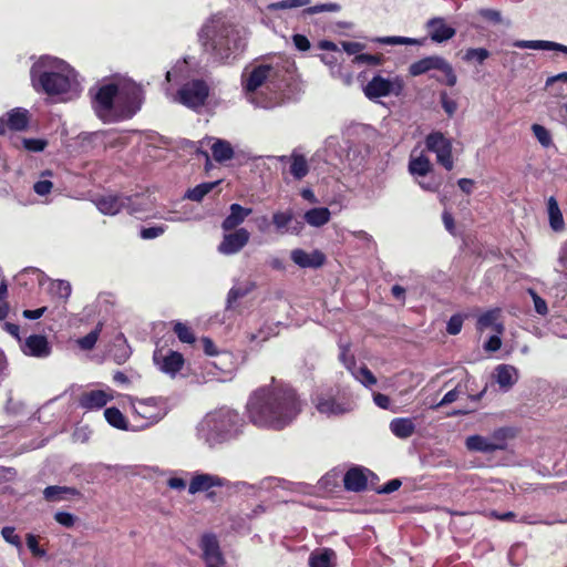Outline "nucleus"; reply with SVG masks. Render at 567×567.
Segmentation results:
<instances>
[{
	"instance_id": "nucleus-17",
	"label": "nucleus",
	"mask_w": 567,
	"mask_h": 567,
	"mask_svg": "<svg viewBox=\"0 0 567 567\" xmlns=\"http://www.w3.org/2000/svg\"><path fill=\"white\" fill-rule=\"evenodd\" d=\"M22 352L30 357L45 358L51 353L48 339L44 336H29L21 344Z\"/></svg>"
},
{
	"instance_id": "nucleus-33",
	"label": "nucleus",
	"mask_w": 567,
	"mask_h": 567,
	"mask_svg": "<svg viewBox=\"0 0 567 567\" xmlns=\"http://www.w3.org/2000/svg\"><path fill=\"white\" fill-rule=\"evenodd\" d=\"M331 213L326 207L312 208L305 213V220L312 227H321L329 223Z\"/></svg>"
},
{
	"instance_id": "nucleus-14",
	"label": "nucleus",
	"mask_w": 567,
	"mask_h": 567,
	"mask_svg": "<svg viewBox=\"0 0 567 567\" xmlns=\"http://www.w3.org/2000/svg\"><path fill=\"white\" fill-rule=\"evenodd\" d=\"M250 234L246 228H238L226 234L218 245V251L223 255H235L239 252L249 241Z\"/></svg>"
},
{
	"instance_id": "nucleus-61",
	"label": "nucleus",
	"mask_w": 567,
	"mask_h": 567,
	"mask_svg": "<svg viewBox=\"0 0 567 567\" xmlns=\"http://www.w3.org/2000/svg\"><path fill=\"white\" fill-rule=\"evenodd\" d=\"M458 390L457 388L449 391L444 396L443 399L434 406V409H439L441 406H444V405H447L450 403H453L454 401L457 400L458 398Z\"/></svg>"
},
{
	"instance_id": "nucleus-1",
	"label": "nucleus",
	"mask_w": 567,
	"mask_h": 567,
	"mask_svg": "<svg viewBox=\"0 0 567 567\" xmlns=\"http://www.w3.org/2000/svg\"><path fill=\"white\" fill-rule=\"evenodd\" d=\"M300 402L295 391L281 384L256 390L247 403V414L258 427L281 430L299 414Z\"/></svg>"
},
{
	"instance_id": "nucleus-52",
	"label": "nucleus",
	"mask_w": 567,
	"mask_h": 567,
	"mask_svg": "<svg viewBox=\"0 0 567 567\" xmlns=\"http://www.w3.org/2000/svg\"><path fill=\"white\" fill-rule=\"evenodd\" d=\"M27 546L35 557H44L45 550L39 546L38 537L33 534H27L25 536Z\"/></svg>"
},
{
	"instance_id": "nucleus-47",
	"label": "nucleus",
	"mask_w": 567,
	"mask_h": 567,
	"mask_svg": "<svg viewBox=\"0 0 567 567\" xmlns=\"http://www.w3.org/2000/svg\"><path fill=\"white\" fill-rule=\"evenodd\" d=\"M101 327L102 326L99 324L95 330L91 331L89 334L78 340V344L80 346L81 349L91 350L94 348L99 339V334L101 332Z\"/></svg>"
},
{
	"instance_id": "nucleus-43",
	"label": "nucleus",
	"mask_w": 567,
	"mask_h": 567,
	"mask_svg": "<svg viewBox=\"0 0 567 567\" xmlns=\"http://www.w3.org/2000/svg\"><path fill=\"white\" fill-rule=\"evenodd\" d=\"M50 292L59 299H68L71 295V285L64 280H54L50 284Z\"/></svg>"
},
{
	"instance_id": "nucleus-60",
	"label": "nucleus",
	"mask_w": 567,
	"mask_h": 567,
	"mask_svg": "<svg viewBox=\"0 0 567 567\" xmlns=\"http://www.w3.org/2000/svg\"><path fill=\"white\" fill-rule=\"evenodd\" d=\"M52 187L53 184L50 181H39L34 184L33 189L38 195L44 196L51 192Z\"/></svg>"
},
{
	"instance_id": "nucleus-59",
	"label": "nucleus",
	"mask_w": 567,
	"mask_h": 567,
	"mask_svg": "<svg viewBox=\"0 0 567 567\" xmlns=\"http://www.w3.org/2000/svg\"><path fill=\"white\" fill-rule=\"evenodd\" d=\"M463 320L460 316H453L447 322V332L450 334H457L462 329Z\"/></svg>"
},
{
	"instance_id": "nucleus-8",
	"label": "nucleus",
	"mask_w": 567,
	"mask_h": 567,
	"mask_svg": "<svg viewBox=\"0 0 567 567\" xmlns=\"http://www.w3.org/2000/svg\"><path fill=\"white\" fill-rule=\"evenodd\" d=\"M133 412L141 420V429L158 423L168 412V404L165 398L137 399L132 403Z\"/></svg>"
},
{
	"instance_id": "nucleus-11",
	"label": "nucleus",
	"mask_w": 567,
	"mask_h": 567,
	"mask_svg": "<svg viewBox=\"0 0 567 567\" xmlns=\"http://www.w3.org/2000/svg\"><path fill=\"white\" fill-rule=\"evenodd\" d=\"M425 146L427 151L436 155V162L445 169L451 171L454 167L452 156V141L440 132L431 133L426 136Z\"/></svg>"
},
{
	"instance_id": "nucleus-45",
	"label": "nucleus",
	"mask_w": 567,
	"mask_h": 567,
	"mask_svg": "<svg viewBox=\"0 0 567 567\" xmlns=\"http://www.w3.org/2000/svg\"><path fill=\"white\" fill-rule=\"evenodd\" d=\"M373 41L388 45H412L416 43L415 39L406 37H381L375 38Z\"/></svg>"
},
{
	"instance_id": "nucleus-36",
	"label": "nucleus",
	"mask_w": 567,
	"mask_h": 567,
	"mask_svg": "<svg viewBox=\"0 0 567 567\" xmlns=\"http://www.w3.org/2000/svg\"><path fill=\"white\" fill-rule=\"evenodd\" d=\"M432 164L430 159L423 155L420 154L417 156H414L413 154L410 157L409 162V172L414 176H425L431 172Z\"/></svg>"
},
{
	"instance_id": "nucleus-10",
	"label": "nucleus",
	"mask_w": 567,
	"mask_h": 567,
	"mask_svg": "<svg viewBox=\"0 0 567 567\" xmlns=\"http://www.w3.org/2000/svg\"><path fill=\"white\" fill-rule=\"evenodd\" d=\"M405 83L400 75L385 78L381 74L374 75L363 87V93L369 100H377L385 96H399L404 90Z\"/></svg>"
},
{
	"instance_id": "nucleus-64",
	"label": "nucleus",
	"mask_w": 567,
	"mask_h": 567,
	"mask_svg": "<svg viewBox=\"0 0 567 567\" xmlns=\"http://www.w3.org/2000/svg\"><path fill=\"white\" fill-rule=\"evenodd\" d=\"M502 346V341L499 336L496 333L492 336L486 343L484 344V349L489 352L497 351Z\"/></svg>"
},
{
	"instance_id": "nucleus-56",
	"label": "nucleus",
	"mask_w": 567,
	"mask_h": 567,
	"mask_svg": "<svg viewBox=\"0 0 567 567\" xmlns=\"http://www.w3.org/2000/svg\"><path fill=\"white\" fill-rule=\"evenodd\" d=\"M442 107L451 116L455 113L457 104L454 100L450 99L446 93L441 94Z\"/></svg>"
},
{
	"instance_id": "nucleus-63",
	"label": "nucleus",
	"mask_w": 567,
	"mask_h": 567,
	"mask_svg": "<svg viewBox=\"0 0 567 567\" xmlns=\"http://www.w3.org/2000/svg\"><path fill=\"white\" fill-rule=\"evenodd\" d=\"M342 45V49L348 53V54H358L359 52H361L363 49H364V45L360 42H348V41H344L341 43Z\"/></svg>"
},
{
	"instance_id": "nucleus-57",
	"label": "nucleus",
	"mask_w": 567,
	"mask_h": 567,
	"mask_svg": "<svg viewBox=\"0 0 567 567\" xmlns=\"http://www.w3.org/2000/svg\"><path fill=\"white\" fill-rule=\"evenodd\" d=\"M530 295L534 301V307L537 313L539 315H546L548 311L546 301L540 298L537 293L530 290Z\"/></svg>"
},
{
	"instance_id": "nucleus-23",
	"label": "nucleus",
	"mask_w": 567,
	"mask_h": 567,
	"mask_svg": "<svg viewBox=\"0 0 567 567\" xmlns=\"http://www.w3.org/2000/svg\"><path fill=\"white\" fill-rule=\"evenodd\" d=\"M429 34L435 42H443L454 37L455 30L447 25L441 18H435L427 23Z\"/></svg>"
},
{
	"instance_id": "nucleus-50",
	"label": "nucleus",
	"mask_w": 567,
	"mask_h": 567,
	"mask_svg": "<svg viewBox=\"0 0 567 567\" xmlns=\"http://www.w3.org/2000/svg\"><path fill=\"white\" fill-rule=\"evenodd\" d=\"M489 56V52L486 49L477 48V49H468L464 54L465 61H477L483 63Z\"/></svg>"
},
{
	"instance_id": "nucleus-25",
	"label": "nucleus",
	"mask_w": 567,
	"mask_h": 567,
	"mask_svg": "<svg viewBox=\"0 0 567 567\" xmlns=\"http://www.w3.org/2000/svg\"><path fill=\"white\" fill-rule=\"evenodd\" d=\"M514 47L519 49H532V50H555L563 53H567V47L560 43L545 41V40H519L514 42Z\"/></svg>"
},
{
	"instance_id": "nucleus-55",
	"label": "nucleus",
	"mask_w": 567,
	"mask_h": 567,
	"mask_svg": "<svg viewBox=\"0 0 567 567\" xmlns=\"http://www.w3.org/2000/svg\"><path fill=\"white\" fill-rule=\"evenodd\" d=\"M355 63L379 65L382 62L381 56L372 54H358L354 58Z\"/></svg>"
},
{
	"instance_id": "nucleus-54",
	"label": "nucleus",
	"mask_w": 567,
	"mask_h": 567,
	"mask_svg": "<svg viewBox=\"0 0 567 567\" xmlns=\"http://www.w3.org/2000/svg\"><path fill=\"white\" fill-rule=\"evenodd\" d=\"M54 519L62 526L66 528H71L74 526L76 522V517L68 512H56L54 515Z\"/></svg>"
},
{
	"instance_id": "nucleus-62",
	"label": "nucleus",
	"mask_w": 567,
	"mask_h": 567,
	"mask_svg": "<svg viewBox=\"0 0 567 567\" xmlns=\"http://www.w3.org/2000/svg\"><path fill=\"white\" fill-rule=\"evenodd\" d=\"M292 41L295 47L300 51H308L310 49L309 40L302 34H295Z\"/></svg>"
},
{
	"instance_id": "nucleus-24",
	"label": "nucleus",
	"mask_w": 567,
	"mask_h": 567,
	"mask_svg": "<svg viewBox=\"0 0 567 567\" xmlns=\"http://www.w3.org/2000/svg\"><path fill=\"white\" fill-rule=\"evenodd\" d=\"M207 142H212L210 150L216 162L223 163L234 157V148L229 142L215 137H207Z\"/></svg>"
},
{
	"instance_id": "nucleus-30",
	"label": "nucleus",
	"mask_w": 567,
	"mask_h": 567,
	"mask_svg": "<svg viewBox=\"0 0 567 567\" xmlns=\"http://www.w3.org/2000/svg\"><path fill=\"white\" fill-rule=\"evenodd\" d=\"M79 492L68 486H48L43 491V496L48 502L58 503L65 501L71 496L78 495Z\"/></svg>"
},
{
	"instance_id": "nucleus-13",
	"label": "nucleus",
	"mask_w": 567,
	"mask_h": 567,
	"mask_svg": "<svg viewBox=\"0 0 567 567\" xmlns=\"http://www.w3.org/2000/svg\"><path fill=\"white\" fill-rule=\"evenodd\" d=\"M153 361L161 372L171 378H175L185 363L184 357L179 352L164 349L154 351Z\"/></svg>"
},
{
	"instance_id": "nucleus-48",
	"label": "nucleus",
	"mask_w": 567,
	"mask_h": 567,
	"mask_svg": "<svg viewBox=\"0 0 567 567\" xmlns=\"http://www.w3.org/2000/svg\"><path fill=\"white\" fill-rule=\"evenodd\" d=\"M532 131L537 141L544 146L548 147L551 144V136L549 131L540 124H533Z\"/></svg>"
},
{
	"instance_id": "nucleus-3",
	"label": "nucleus",
	"mask_w": 567,
	"mask_h": 567,
	"mask_svg": "<svg viewBox=\"0 0 567 567\" xmlns=\"http://www.w3.org/2000/svg\"><path fill=\"white\" fill-rule=\"evenodd\" d=\"M198 37L205 51L219 61L236 58L247 44V31L218 16L203 25Z\"/></svg>"
},
{
	"instance_id": "nucleus-20",
	"label": "nucleus",
	"mask_w": 567,
	"mask_h": 567,
	"mask_svg": "<svg viewBox=\"0 0 567 567\" xmlns=\"http://www.w3.org/2000/svg\"><path fill=\"white\" fill-rule=\"evenodd\" d=\"M494 378L504 391H508L518 381V371L509 364H499L495 368Z\"/></svg>"
},
{
	"instance_id": "nucleus-37",
	"label": "nucleus",
	"mask_w": 567,
	"mask_h": 567,
	"mask_svg": "<svg viewBox=\"0 0 567 567\" xmlns=\"http://www.w3.org/2000/svg\"><path fill=\"white\" fill-rule=\"evenodd\" d=\"M547 210H548L550 227L556 231L563 230V228H564L563 214L559 209L557 200L554 197H550L548 199Z\"/></svg>"
},
{
	"instance_id": "nucleus-39",
	"label": "nucleus",
	"mask_w": 567,
	"mask_h": 567,
	"mask_svg": "<svg viewBox=\"0 0 567 567\" xmlns=\"http://www.w3.org/2000/svg\"><path fill=\"white\" fill-rule=\"evenodd\" d=\"M252 289V286L250 284L245 285H235L228 292L227 296V310L231 309L234 307V303L239 299L245 297L249 293V291Z\"/></svg>"
},
{
	"instance_id": "nucleus-41",
	"label": "nucleus",
	"mask_w": 567,
	"mask_h": 567,
	"mask_svg": "<svg viewBox=\"0 0 567 567\" xmlns=\"http://www.w3.org/2000/svg\"><path fill=\"white\" fill-rule=\"evenodd\" d=\"M218 184V182L213 183H203L197 185L196 187L189 189L186 193V197L190 200L199 202L206 196L213 188Z\"/></svg>"
},
{
	"instance_id": "nucleus-9",
	"label": "nucleus",
	"mask_w": 567,
	"mask_h": 567,
	"mask_svg": "<svg viewBox=\"0 0 567 567\" xmlns=\"http://www.w3.org/2000/svg\"><path fill=\"white\" fill-rule=\"evenodd\" d=\"M147 198L143 195H134L133 197H123L118 195H103L96 199L97 209L105 215H115L123 208L131 213L146 212Z\"/></svg>"
},
{
	"instance_id": "nucleus-2",
	"label": "nucleus",
	"mask_w": 567,
	"mask_h": 567,
	"mask_svg": "<svg viewBox=\"0 0 567 567\" xmlns=\"http://www.w3.org/2000/svg\"><path fill=\"white\" fill-rule=\"evenodd\" d=\"M30 76L33 89L49 96H60L65 101L80 92V82L74 69L56 58H40L33 63Z\"/></svg>"
},
{
	"instance_id": "nucleus-4",
	"label": "nucleus",
	"mask_w": 567,
	"mask_h": 567,
	"mask_svg": "<svg viewBox=\"0 0 567 567\" xmlns=\"http://www.w3.org/2000/svg\"><path fill=\"white\" fill-rule=\"evenodd\" d=\"M142 90L131 80L117 79L95 93V110L103 120L131 117L141 107Z\"/></svg>"
},
{
	"instance_id": "nucleus-19",
	"label": "nucleus",
	"mask_w": 567,
	"mask_h": 567,
	"mask_svg": "<svg viewBox=\"0 0 567 567\" xmlns=\"http://www.w3.org/2000/svg\"><path fill=\"white\" fill-rule=\"evenodd\" d=\"M315 404H316L317 410L321 414H326L329 416L330 415H340L346 412H349L352 409L350 403H348V402L339 403L333 398H331L329 395H318L315 399Z\"/></svg>"
},
{
	"instance_id": "nucleus-7",
	"label": "nucleus",
	"mask_w": 567,
	"mask_h": 567,
	"mask_svg": "<svg viewBox=\"0 0 567 567\" xmlns=\"http://www.w3.org/2000/svg\"><path fill=\"white\" fill-rule=\"evenodd\" d=\"M512 437L513 432L509 429L501 427L488 435L474 434L467 436L465 447L470 452L493 454L497 451H504Z\"/></svg>"
},
{
	"instance_id": "nucleus-18",
	"label": "nucleus",
	"mask_w": 567,
	"mask_h": 567,
	"mask_svg": "<svg viewBox=\"0 0 567 567\" xmlns=\"http://www.w3.org/2000/svg\"><path fill=\"white\" fill-rule=\"evenodd\" d=\"M113 399L112 390H92L80 396V405L87 410L101 409Z\"/></svg>"
},
{
	"instance_id": "nucleus-38",
	"label": "nucleus",
	"mask_w": 567,
	"mask_h": 567,
	"mask_svg": "<svg viewBox=\"0 0 567 567\" xmlns=\"http://www.w3.org/2000/svg\"><path fill=\"white\" fill-rule=\"evenodd\" d=\"M442 64L443 65H440L435 69L436 71H439L441 73L440 75L435 76V79L443 84H446L449 86H454L456 84L457 78L454 73L452 65L443 58H442Z\"/></svg>"
},
{
	"instance_id": "nucleus-42",
	"label": "nucleus",
	"mask_w": 567,
	"mask_h": 567,
	"mask_svg": "<svg viewBox=\"0 0 567 567\" xmlns=\"http://www.w3.org/2000/svg\"><path fill=\"white\" fill-rule=\"evenodd\" d=\"M351 373L355 378V380H358L364 386H372L377 383V378L364 365H362L358 369L354 368Z\"/></svg>"
},
{
	"instance_id": "nucleus-28",
	"label": "nucleus",
	"mask_w": 567,
	"mask_h": 567,
	"mask_svg": "<svg viewBox=\"0 0 567 567\" xmlns=\"http://www.w3.org/2000/svg\"><path fill=\"white\" fill-rule=\"evenodd\" d=\"M7 130L22 131L28 126L29 113L24 109H13L7 114Z\"/></svg>"
},
{
	"instance_id": "nucleus-40",
	"label": "nucleus",
	"mask_w": 567,
	"mask_h": 567,
	"mask_svg": "<svg viewBox=\"0 0 567 567\" xmlns=\"http://www.w3.org/2000/svg\"><path fill=\"white\" fill-rule=\"evenodd\" d=\"M104 416H105L106 421L109 422V424H111L112 426L120 429V430L126 429V420L118 409H116V408L106 409L104 411Z\"/></svg>"
},
{
	"instance_id": "nucleus-49",
	"label": "nucleus",
	"mask_w": 567,
	"mask_h": 567,
	"mask_svg": "<svg viewBox=\"0 0 567 567\" xmlns=\"http://www.w3.org/2000/svg\"><path fill=\"white\" fill-rule=\"evenodd\" d=\"M341 10V6L334 2L317 4L309 7L305 10L307 14H318L322 12H339Z\"/></svg>"
},
{
	"instance_id": "nucleus-26",
	"label": "nucleus",
	"mask_w": 567,
	"mask_h": 567,
	"mask_svg": "<svg viewBox=\"0 0 567 567\" xmlns=\"http://www.w3.org/2000/svg\"><path fill=\"white\" fill-rule=\"evenodd\" d=\"M292 218V212H276L272 215V224L279 234L291 233L298 235L302 229V225L298 224L297 226L289 229L288 226L291 223Z\"/></svg>"
},
{
	"instance_id": "nucleus-51",
	"label": "nucleus",
	"mask_w": 567,
	"mask_h": 567,
	"mask_svg": "<svg viewBox=\"0 0 567 567\" xmlns=\"http://www.w3.org/2000/svg\"><path fill=\"white\" fill-rule=\"evenodd\" d=\"M174 331L182 342L192 343L195 340L194 334L190 331V329L182 322H177L175 324Z\"/></svg>"
},
{
	"instance_id": "nucleus-5",
	"label": "nucleus",
	"mask_w": 567,
	"mask_h": 567,
	"mask_svg": "<svg viewBox=\"0 0 567 567\" xmlns=\"http://www.w3.org/2000/svg\"><path fill=\"white\" fill-rule=\"evenodd\" d=\"M239 414L229 409H220L208 413L198 424V435L209 445L221 443L239 432L241 426Z\"/></svg>"
},
{
	"instance_id": "nucleus-15",
	"label": "nucleus",
	"mask_w": 567,
	"mask_h": 567,
	"mask_svg": "<svg viewBox=\"0 0 567 567\" xmlns=\"http://www.w3.org/2000/svg\"><path fill=\"white\" fill-rule=\"evenodd\" d=\"M200 548L207 567H221L224 565L225 560L214 535H204L200 540Z\"/></svg>"
},
{
	"instance_id": "nucleus-58",
	"label": "nucleus",
	"mask_w": 567,
	"mask_h": 567,
	"mask_svg": "<svg viewBox=\"0 0 567 567\" xmlns=\"http://www.w3.org/2000/svg\"><path fill=\"white\" fill-rule=\"evenodd\" d=\"M165 228L162 226L144 228L141 231V236L144 239H153L164 234Z\"/></svg>"
},
{
	"instance_id": "nucleus-46",
	"label": "nucleus",
	"mask_w": 567,
	"mask_h": 567,
	"mask_svg": "<svg viewBox=\"0 0 567 567\" xmlns=\"http://www.w3.org/2000/svg\"><path fill=\"white\" fill-rule=\"evenodd\" d=\"M1 535L3 537V539L14 546L19 551L22 550V543H21V538L18 534H16V529L14 527L12 526H4L2 529H1Z\"/></svg>"
},
{
	"instance_id": "nucleus-29",
	"label": "nucleus",
	"mask_w": 567,
	"mask_h": 567,
	"mask_svg": "<svg viewBox=\"0 0 567 567\" xmlns=\"http://www.w3.org/2000/svg\"><path fill=\"white\" fill-rule=\"evenodd\" d=\"M343 482L347 489L359 492L367 486L368 478L362 470L351 468L344 475Z\"/></svg>"
},
{
	"instance_id": "nucleus-12",
	"label": "nucleus",
	"mask_w": 567,
	"mask_h": 567,
	"mask_svg": "<svg viewBox=\"0 0 567 567\" xmlns=\"http://www.w3.org/2000/svg\"><path fill=\"white\" fill-rule=\"evenodd\" d=\"M208 86L204 81L194 80L186 83L178 91L174 100L189 109H197L204 105L208 96Z\"/></svg>"
},
{
	"instance_id": "nucleus-21",
	"label": "nucleus",
	"mask_w": 567,
	"mask_h": 567,
	"mask_svg": "<svg viewBox=\"0 0 567 567\" xmlns=\"http://www.w3.org/2000/svg\"><path fill=\"white\" fill-rule=\"evenodd\" d=\"M252 213L251 208L243 207L239 204H231L229 207V215L224 219L221 228L224 230H231L241 225L245 219Z\"/></svg>"
},
{
	"instance_id": "nucleus-22",
	"label": "nucleus",
	"mask_w": 567,
	"mask_h": 567,
	"mask_svg": "<svg viewBox=\"0 0 567 567\" xmlns=\"http://www.w3.org/2000/svg\"><path fill=\"white\" fill-rule=\"evenodd\" d=\"M223 485L224 480L216 475L196 474L189 483L188 492L190 494H196L198 492L208 491L212 487Z\"/></svg>"
},
{
	"instance_id": "nucleus-27",
	"label": "nucleus",
	"mask_w": 567,
	"mask_h": 567,
	"mask_svg": "<svg viewBox=\"0 0 567 567\" xmlns=\"http://www.w3.org/2000/svg\"><path fill=\"white\" fill-rule=\"evenodd\" d=\"M391 432L399 439H408L415 432L414 421L410 417H398L390 422Z\"/></svg>"
},
{
	"instance_id": "nucleus-35",
	"label": "nucleus",
	"mask_w": 567,
	"mask_h": 567,
	"mask_svg": "<svg viewBox=\"0 0 567 567\" xmlns=\"http://www.w3.org/2000/svg\"><path fill=\"white\" fill-rule=\"evenodd\" d=\"M290 173L296 179H302L309 173V166L306 157L298 153L292 152L289 157Z\"/></svg>"
},
{
	"instance_id": "nucleus-34",
	"label": "nucleus",
	"mask_w": 567,
	"mask_h": 567,
	"mask_svg": "<svg viewBox=\"0 0 567 567\" xmlns=\"http://www.w3.org/2000/svg\"><path fill=\"white\" fill-rule=\"evenodd\" d=\"M336 554L333 550L322 548L315 550L309 558L310 567H333Z\"/></svg>"
},
{
	"instance_id": "nucleus-6",
	"label": "nucleus",
	"mask_w": 567,
	"mask_h": 567,
	"mask_svg": "<svg viewBox=\"0 0 567 567\" xmlns=\"http://www.w3.org/2000/svg\"><path fill=\"white\" fill-rule=\"evenodd\" d=\"M278 78V70L270 64H257L247 69L243 74V84L248 99L251 103L264 109H271L281 103V97L275 95L271 99H266L257 91L264 85L269 87V84Z\"/></svg>"
},
{
	"instance_id": "nucleus-31",
	"label": "nucleus",
	"mask_w": 567,
	"mask_h": 567,
	"mask_svg": "<svg viewBox=\"0 0 567 567\" xmlns=\"http://www.w3.org/2000/svg\"><path fill=\"white\" fill-rule=\"evenodd\" d=\"M499 310L494 309L485 312L478 318L477 328L480 330H485L491 328L497 334H501L504 330L503 324L498 321Z\"/></svg>"
},
{
	"instance_id": "nucleus-53",
	"label": "nucleus",
	"mask_w": 567,
	"mask_h": 567,
	"mask_svg": "<svg viewBox=\"0 0 567 567\" xmlns=\"http://www.w3.org/2000/svg\"><path fill=\"white\" fill-rule=\"evenodd\" d=\"M22 144L30 152H42L48 145L47 141L42 138H23Z\"/></svg>"
},
{
	"instance_id": "nucleus-32",
	"label": "nucleus",
	"mask_w": 567,
	"mask_h": 567,
	"mask_svg": "<svg viewBox=\"0 0 567 567\" xmlns=\"http://www.w3.org/2000/svg\"><path fill=\"white\" fill-rule=\"evenodd\" d=\"M440 65H443L442 58L427 56V58H424L422 60H419V61L412 63L409 68V72L411 75L417 76V75L426 73L431 70H435Z\"/></svg>"
},
{
	"instance_id": "nucleus-44",
	"label": "nucleus",
	"mask_w": 567,
	"mask_h": 567,
	"mask_svg": "<svg viewBox=\"0 0 567 567\" xmlns=\"http://www.w3.org/2000/svg\"><path fill=\"white\" fill-rule=\"evenodd\" d=\"M311 3V0H282L268 6L269 10H287L305 7Z\"/></svg>"
},
{
	"instance_id": "nucleus-16",
	"label": "nucleus",
	"mask_w": 567,
	"mask_h": 567,
	"mask_svg": "<svg viewBox=\"0 0 567 567\" xmlns=\"http://www.w3.org/2000/svg\"><path fill=\"white\" fill-rule=\"evenodd\" d=\"M291 260L301 268H319L326 261V256L320 250L306 251L297 248L290 252Z\"/></svg>"
}]
</instances>
